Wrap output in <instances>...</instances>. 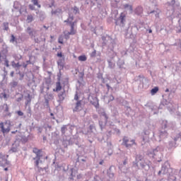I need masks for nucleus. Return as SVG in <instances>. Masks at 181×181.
Wrapping results in <instances>:
<instances>
[{"label":"nucleus","instance_id":"obj_1","mask_svg":"<svg viewBox=\"0 0 181 181\" xmlns=\"http://www.w3.org/2000/svg\"><path fill=\"white\" fill-rule=\"evenodd\" d=\"M160 151V148H159V146L147 151L148 156H149V158H153V159H154L153 162L155 163H156V162L160 163L162 160V153Z\"/></svg>","mask_w":181,"mask_h":181},{"label":"nucleus","instance_id":"obj_2","mask_svg":"<svg viewBox=\"0 0 181 181\" xmlns=\"http://www.w3.org/2000/svg\"><path fill=\"white\" fill-rule=\"evenodd\" d=\"M161 172H163V175H168L169 179H172L173 181L176 180V177L172 175V172H174V175L176 173V170H173L170 168V163H169V161H165L162 167H161Z\"/></svg>","mask_w":181,"mask_h":181},{"label":"nucleus","instance_id":"obj_3","mask_svg":"<svg viewBox=\"0 0 181 181\" xmlns=\"http://www.w3.org/2000/svg\"><path fill=\"white\" fill-rule=\"evenodd\" d=\"M161 128L162 129L158 132L159 139L157 140L158 142H160L162 139H165L169 136V133H168V130H166V128H169V122H168L167 120H163L161 123Z\"/></svg>","mask_w":181,"mask_h":181},{"label":"nucleus","instance_id":"obj_4","mask_svg":"<svg viewBox=\"0 0 181 181\" xmlns=\"http://www.w3.org/2000/svg\"><path fill=\"white\" fill-rule=\"evenodd\" d=\"M73 21H74V16L69 13L67 19L64 21V23H66V25L71 28L69 35H76L77 33V31L74 30V26L77 22Z\"/></svg>","mask_w":181,"mask_h":181},{"label":"nucleus","instance_id":"obj_5","mask_svg":"<svg viewBox=\"0 0 181 181\" xmlns=\"http://www.w3.org/2000/svg\"><path fill=\"white\" fill-rule=\"evenodd\" d=\"M115 21L116 26H119V28H125V25H127V13L122 12L119 14V16Z\"/></svg>","mask_w":181,"mask_h":181},{"label":"nucleus","instance_id":"obj_6","mask_svg":"<svg viewBox=\"0 0 181 181\" xmlns=\"http://www.w3.org/2000/svg\"><path fill=\"white\" fill-rule=\"evenodd\" d=\"M42 149H38L37 148H33V153L36 155L35 157L33 158V160H35V168H39V163L42 162L40 159L43 157V154L42 153Z\"/></svg>","mask_w":181,"mask_h":181},{"label":"nucleus","instance_id":"obj_7","mask_svg":"<svg viewBox=\"0 0 181 181\" xmlns=\"http://www.w3.org/2000/svg\"><path fill=\"white\" fill-rule=\"evenodd\" d=\"M87 160H88V158L84 156H78L76 161L75 168L77 166H80V168H84L87 166Z\"/></svg>","mask_w":181,"mask_h":181},{"label":"nucleus","instance_id":"obj_8","mask_svg":"<svg viewBox=\"0 0 181 181\" xmlns=\"http://www.w3.org/2000/svg\"><path fill=\"white\" fill-rule=\"evenodd\" d=\"M122 145L123 146H125V148H127V149H129V148H132L134 145L136 146L138 144H136V142H135V139H132L129 141V139H128V136H124L122 139Z\"/></svg>","mask_w":181,"mask_h":181},{"label":"nucleus","instance_id":"obj_9","mask_svg":"<svg viewBox=\"0 0 181 181\" xmlns=\"http://www.w3.org/2000/svg\"><path fill=\"white\" fill-rule=\"evenodd\" d=\"M11 127H12V124L9 120L6 121L4 124L2 122L0 123V128L3 134H9L11 132Z\"/></svg>","mask_w":181,"mask_h":181},{"label":"nucleus","instance_id":"obj_10","mask_svg":"<svg viewBox=\"0 0 181 181\" xmlns=\"http://www.w3.org/2000/svg\"><path fill=\"white\" fill-rule=\"evenodd\" d=\"M144 160L145 159H144V156H142V154H136L135 156V160L133 161V168L139 170V165L138 163H141V162H144Z\"/></svg>","mask_w":181,"mask_h":181},{"label":"nucleus","instance_id":"obj_11","mask_svg":"<svg viewBox=\"0 0 181 181\" xmlns=\"http://www.w3.org/2000/svg\"><path fill=\"white\" fill-rule=\"evenodd\" d=\"M127 164H128V158H125L122 162V164H121L119 166V170H121V172H122V173H124L125 175H128V173H129V168H127L125 166Z\"/></svg>","mask_w":181,"mask_h":181},{"label":"nucleus","instance_id":"obj_12","mask_svg":"<svg viewBox=\"0 0 181 181\" xmlns=\"http://www.w3.org/2000/svg\"><path fill=\"white\" fill-rule=\"evenodd\" d=\"M139 165L141 169L143 170H146V172H148V170H149V169H151L152 167V163L148 160H144V161L140 162Z\"/></svg>","mask_w":181,"mask_h":181},{"label":"nucleus","instance_id":"obj_13","mask_svg":"<svg viewBox=\"0 0 181 181\" xmlns=\"http://www.w3.org/2000/svg\"><path fill=\"white\" fill-rule=\"evenodd\" d=\"M8 165H9V161H8L4 153H0V166L5 168Z\"/></svg>","mask_w":181,"mask_h":181},{"label":"nucleus","instance_id":"obj_14","mask_svg":"<svg viewBox=\"0 0 181 181\" xmlns=\"http://www.w3.org/2000/svg\"><path fill=\"white\" fill-rule=\"evenodd\" d=\"M115 167L114 165H111L109 169L107 170V176L109 179H114L115 176Z\"/></svg>","mask_w":181,"mask_h":181},{"label":"nucleus","instance_id":"obj_15","mask_svg":"<svg viewBox=\"0 0 181 181\" xmlns=\"http://www.w3.org/2000/svg\"><path fill=\"white\" fill-rule=\"evenodd\" d=\"M81 103H83V100H78L76 103V106L74 109L73 110L74 112H80L81 110H83V105H81Z\"/></svg>","mask_w":181,"mask_h":181},{"label":"nucleus","instance_id":"obj_16","mask_svg":"<svg viewBox=\"0 0 181 181\" xmlns=\"http://www.w3.org/2000/svg\"><path fill=\"white\" fill-rule=\"evenodd\" d=\"M74 141H76V139L74 138L63 140L62 145L64 148H67L68 145H73V144H74Z\"/></svg>","mask_w":181,"mask_h":181},{"label":"nucleus","instance_id":"obj_17","mask_svg":"<svg viewBox=\"0 0 181 181\" xmlns=\"http://www.w3.org/2000/svg\"><path fill=\"white\" fill-rule=\"evenodd\" d=\"M90 5L92 6H97L98 8H101V5H103V0H90Z\"/></svg>","mask_w":181,"mask_h":181},{"label":"nucleus","instance_id":"obj_18","mask_svg":"<svg viewBox=\"0 0 181 181\" xmlns=\"http://www.w3.org/2000/svg\"><path fill=\"white\" fill-rule=\"evenodd\" d=\"M62 13H63V10L60 8L51 11L52 16H59V15H62Z\"/></svg>","mask_w":181,"mask_h":181},{"label":"nucleus","instance_id":"obj_19","mask_svg":"<svg viewBox=\"0 0 181 181\" xmlns=\"http://www.w3.org/2000/svg\"><path fill=\"white\" fill-rule=\"evenodd\" d=\"M168 151H173L176 148V141H170L168 145L167 146Z\"/></svg>","mask_w":181,"mask_h":181},{"label":"nucleus","instance_id":"obj_20","mask_svg":"<svg viewBox=\"0 0 181 181\" xmlns=\"http://www.w3.org/2000/svg\"><path fill=\"white\" fill-rule=\"evenodd\" d=\"M93 100H90V104L94 105L95 108H98L100 107V103H98V98L97 97H92Z\"/></svg>","mask_w":181,"mask_h":181},{"label":"nucleus","instance_id":"obj_21","mask_svg":"<svg viewBox=\"0 0 181 181\" xmlns=\"http://www.w3.org/2000/svg\"><path fill=\"white\" fill-rule=\"evenodd\" d=\"M134 13L136 15H137L138 16H141V15H142V13H144V8H142V6H137L135 10H134Z\"/></svg>","mask_w":181,"mask_h":181},{"label":"nucleus","instance_id":"obj_22","mask_svg":"<svg viewBox=\"0 0 181 181\" xmlns=\"http://www.w3.org/2000/svg\"><path fill=\"white\" fill-rule=\"evenodd\" d=\"M98 112L100 115V117H104L105 119H108V115H107L104 108L99 109Z\"/></svg>","mask_w":181,"mask_h":181},{"label":"nucleus","instance_id":"obj_23","mask_svg":"<svg viewBox=\"0 0 181 181\" xmlns=\"http://www.w3.org/2000/svg\"><path fill=\"white\" fill-rule=\"evenodd\" d=\"M18 148H19V144H13L11 149L9 150V152L11 153H16L18 152Z\"/></svg>","mask_w":181,"mask_h":181},{"label":"nucleus","instance_id":"obj_24","mask_svg":"<svg viewBox=\"0 0 181 181\" xmlns=\"http://www.w3.org/2000/svg\"><path fill=\"white\" fill-rule=\"evenodd\" d=\"M69 175L71 176L70 179L73 180V177H76V175H77V170L73 168H70Z\"/></svg>","mask_w":181,"mask_h":181},{"label":"nucleus","instance_id":"obj_25","mask_svg":"<svg viewBox=\"0 0 181 181\" xmlns=\"http://www.w3.org/2000/svg\"><path fill=\"white\" fill-rule=\"evenodd\" d=\"M27 33H28L29 36H30L31 37H33L36 33V31L35 30V29L28 27L27 28Z\"/></svg>","mask_w":181,"mask_h":181},{"label":"nucleus","instance_id":"obj_26","mask_svg":"<svg viewBox=\"0 0 181 181\" xmlns=\"http://www.w3.org/2000/svg\"><path fill=\"white\" fill-rule=\"evenodd\" d=\"M110 1V5L112 8H115V9H117L118 8V4H119V0H109Z\"/></svg>","mask_w":181,"mask_h":181},{"label":"nucleus","instance_id":"obj_27","mask_svg":"<svg viewBox=\"0 0 181 181\" xmlns=\"http://www.w3.org/2000/svg\"><path fill=\"white\" fill-rule=\"evenodd\" d=\"M124 65H125V61H124V59H119L117 61V66L119 69H121L122 70V69H125V67L124 66Z\"/></svg>","mask_w":181,"mask_h":181},{"label":"nucleus","instance_id":"obj_28","mask_svg":"<svg viewBox=\"0 0 181 181\" xmlns=\"http://www.w3.org/2000/svg\"><path fill=\"white\" fill-rule=\"evenodd\" d=\"M13 8L18 11L20 12V13H22V12H21V3L18 1H14L13 3Z\"/></svg>","mask_w":181,"mask_h":181},{"label":"nucleus","instance_id":"obj_29","mask_svg":"<svg viewBox=\"0 0 181 181\" xmlns=\"http://www.w3.org/2000/svg\"><path fill=\"white\" fill-rule=\"evenodd\" d=\"M107 122H108V119H105V122L99 120V126L101 131H103V129L105 128V126L107 125Z\"/></svg>","mask_w":181,"mask_h":181},{"label":"nucleus","instance_id":"obj_30","mask_svg":"<svg viewBox=\"0 0 181 181\" xmlns=\"http://www.w3.org/2000/svg\"><path fill=\"white\" fill-rule=\"evenodd\" d=\"M123 7L124 9H127V11H129L130 13H132L134 12V8L132 7V5L125 4L123 5Z\"/></svg>","mask_w":181,"mask_h":181},{"label":"nucleus","instance_id":"obj_31","mask_svg":"<svg viewBox=\"0 0 181 181\" xmlns=\"http://www.w3.org/2000/svg\"><path fill=\"white\" fill-rule=\"evenodd\" d=\"M107 145L108 148V155L111 156V155H112V143H111V141H107Z\"/></svg>","mask_w":181,"mask_h":181},{"label":"nucleus","instance_id":"obj_32","mask_svg":"<svg viewBox=\"0 0 181 181\" xmlns=\"http://www.w3.org/2000/svg\"><path fill=\"white\" fill-rule=\"evenodd\" d=\"M57 63L59 67H61L62 69H63V67H64V57L59 59Z\"/></svg>","mask_w":181,"mask_h":181},{"label":"nucleus","instance_id":"obj_33","mask_svg":"<svg viewBox=\"0 0 181 181\" xmlns=\"http://www.w3.org/2000/svg\"><path fill=\"white\" fill-rule=\"evenodd\" d=\"M66 95V92L64 90L58 94V97L59 98V101H64V97Z\"/></svg>","mask_w":181,"mask_h":181},{"label":"nucleus","instance_id":"obj_34","mask_svg":"<svg viewBox=\"0 0 181 181\" xmlns=\"http://www.w3.org/2000/svg\"><path fill=\"white\" fill-rule=\"evenodd\" d=\"M71 11H73V13L74 15H78L80 13V8L77 7V6H74L72 8Z\"/></svg>","mask_w":181,"mask_h":181},{"label":"nucleus","instance_id":"obj_35","mask_svg":"<svg viewBox=\"0 0 181 181\" xmlns=\"http://www.w3.org/2000/svg\"><path fill=\"white\" fill-rule=\"evenodd\" d=\"M11 66L13 69H19L20 67H22V64H19V62L16 63L15 61L11 62Z\"/></svg>","mask_w":181,"mask_h":181},{"label":"nucleus","instance_id":"obj_36","mask_svg":"<svg viewBox=\"0 0 181 181\" xmlns=\"http://www.w3.org/2000/svg\"><path fill=\"white\" fill-rule=\"evenodd\" d=\"M89 130H90V132H92L93 134H95V132H97L96 129H95V124H90V126H89Z\"/></svg>","mask_w":181,"mask_h":181},{"label":"nucleus","instance_id":"obj_37","mask_svg":"<svg viewBox=\"0 0 181 181\" xmlns=\"http://www.w3.org/2000/svg\"><path fill=\"white\" fill-rule=\"evenodd\" d=\"M10 43H16V45H18V38H16L15 37V35H11Z\"/></svg>","mask_w":181,"mask_h":181},{"label":"nucleus","instance_id":"obj_38","mask_svg":"<svg viewBox=\"0 0 181 181\" xmlns=\"http://www.w3.org/2000/svg\"><path fill=\"white\" fill-rule=\"evenodd\" d=\"M62 90V84L60 83L59 81L56 83V88L53 89V91H60Z\"/></svg>","mask_w":181,"mask_h":181},{"label":"nucleus","instance_id":"obj_39","mask_svg":"<svg viewBox=\"0 0 181 181\" xmlns=\"http://www.w3.org/2000/svg\"><path fill=\"white\" fill-rule=\"evenodd\" d=\"M158 91H159V87L156 86L153 88H152L151 90V95H155V94H156V93H158Z\"/></svg>","mask_w":181,"mask_h":181},{"label":"nucleus","instance_id":"obj_40","mask_svg":"<svg viewBox=\"0 0 181 181\" xmlns=\"http://www.w3.org/2000/svg\"><path fill=\"white\" fill-rule=\"evenodd\" d=\"M9 97V95H8L6 94V93L4 92L0 93V98H4L5 100V101H8V98Z\"/></svg>","mask_w":181,"mask_h":181},{"label":"nucleus","instance_id":"obj_41","mask_svg":"<svg viewBox=\"0 0 181 181\" xmlns=\"http://www.w3.org/2000/svg\"><path fill=\"white\" fill-rule=\"evenodd\" d=\"M27 23H32V22H33V21H35V19L33 18V16H32V14H30L27 16Z\"/></svg>","mask_w":181,"mask_h":181},{"label":"nucleus","instance_id":"obj_42","mask_svg":"<svg viewBox=\"0 0 181 181\" xmlns=\"http://www.w3.org/2000/svg\"><path fill=\"white\" fill-rule=\"evenodd\" d=\"M39 18L40 21H45V18H46V13L43 11H40L39 13Z\"/></svg>","mask_w":181,"mask_h":181},{"label":"nucleus","instance_id":"obj_43","mask_svg":"<svg viewBox=\"0 0 181 181\" xmlns=\"http://www.w3.org/2000/svg\"><path fill=\"white\" fill-rule=\"evenodd\" d=\"M127 50L129 54H132V53H134V51L135 50V48L133 45H130Z\"/></svg>","mask_w":181,"mask_h":181},{"label":"nucleus","instance_id":"obj_44","mask_svg":"<svg viewBox=\"0 0 181 181\" xmlns=\"http://www.w3.org/2000/svg\"><path fill=\"white\" fill-rule=\"evenodd\" d=\"M3 30L6 31L9 30V23L8 22L3 23Z\"/></svg>","mask_w":181,"mask_h":181},{"label":"nucleus","instance_id":"obj_45","mask_svg":"<svg viewBox=\"0 0 181 181\" xmlns=\"http://www.w3.org/2000/svg\"><path fill=\"white\" fill-rule=\"evenodd\" d=\"M166 103H168L166 100H163L160 102V105L158 107V110H163V107H165V105H166Z\"/></svg>","mask_w":181,"mask_h":181},{"label":"nucleus","instance_id":"obj_46","mask_svg":"<svg viewBox=\"0 0 181 181\" xmlns=\"http://www.w3.org/2000/svg\"><path fill=\"white\" fill-rule=\"evenodd\" d=\"M78 60H79V62H86L87 61V57L86 55H80L78 57Z\"/></svg>","mask_w":181,"mask_h":181},{"label":"nucleus","instance_id":"obj_47","mask_svg":"<svg viewBox=\"0 0 181 181\" xmlns=\"http://www.w3.org/2000/svg\"><path fill=\"white\" fill-rule=\"evenodd\" d=\"M32 101V98H30V94H28L27 97L25 98V105H28V104L30 103Z\"/></svg>","mask_w":181,"mask_h":181},{"label":"nucleus","instance_id":"obj_48","mask_svg":"<svg viewBox=\"0 0 181 181\" xmlns=\"http://www.w3.org/2000/svg\"><path fill=\"white\" fill-rule=\"evenodd\" d=\"M109 69H114L115 67V64H114L111 59H107Z\"/></svg>","mask_w":181,"mask_h":181},{"label":"nucleus","instance_id":"obj_49","mask_svg":"<svg viewBox=\"0 0 181 181\" xmlns=\"http://www.w3.org/2000/svg\"><path fill=\"white\" fill-rule=\"evenodd\" d=\"M29 141V138L26 136H21V142L22 144H26Z\"/></svg>","mask_w":181,"mask_h":181},{"label":"nucleus","instance_id":"obj_50","mask_svg":"<svg viewBox=\"0 0 181 181\" xmlns=\"http://www.w3.org/2000/svg\"><path fill=\"white\" fill-rule=\"evenodd\" d=\"M33 5L37 6V8H42V6L39 4V0H32Z\"/></svg>","mask_w":181,"mask_h":181},{"label":"nucleus","instance_id":"obj_51","mask_svg":"<svg viewBox=\"0 0 181 181\" xmlns=\"http://www.w3.org/2000/svg\"><path fill=\"white\" fill-rule=\"evenodd\" d=\"M16 74H18L20 76L19 80L22 81V80H23V77H25V74L19 71L18 73H16Z\"/></svg>","mask_w":181,"mask_h":181},{"label":"nucleus","instance_id":"obj_52","mask_svg":"<svg viewBox=\"0 0 181 181\" xmlns=\"http://www.w3.org/2000/svg\"><path fill=\"white\" fill-rule=\"evenodd\" d=\"M10 86H11V88H16V87H18V82L13 81V82L10 83Z\"/></svg>","mask_w":181,"mask_h":181},{"label":"nucleus","instance_id":"obj_53","mask_svg":"<svg viewBox=\"0 0 181 181\" xmlns=\"http://www.w3.org/2000/svg\"><path fill=\"white\" fill-rule=\"evenodd\" d=\"M66 131H67V126L66 125H64L61 128V132H62V135H64V134H66Z\"/></svg>","mask_w":181,"mask_h":181},{"label":"nucleus","instance_id":"obj_54","mask_svg":"<svg viewBox=\"0 0 181 181\" xmlns=\"http://www.w3.org/2000/svg\"><path fill=\"white\" fill-rule=\"evenodd\" d=\"M170 6H173V8H175L176 6V0H171L170 2L168 3Z\"/></svg>","mask_w":181,"mask_h":181},{"label":"nucleus","instance_id":"obj_55","mask_svg":"<svg viewBox=\"0 0 181 181\" xmlns=\"http://www.w3.org/2000/svg\"><path fill=\"white\" fill-rule=\"evenodd\" d=\"M3 107L4 108V112H9V106H8V104L5 103L3 105Z\"/></svg>","mask_w":181,"mask_h":181},{"label":"nucleus","instance_id":"obj_56","mask_svg":"<svg viewBox=\"0 0 181 181\" xmlns=\"http://www.w3.org/2000/svg\"><path fill=\"white\" fill-rule=\"evenodd\" d=\"M78 78L81 80V81H83L84 78V71L79 72Z\"/></svg>","mask_w":181,"mask_h":181},{"label":"nucleus","instance_id":"obj_57","mask_svg":"<svg viewBox=\"0 0 181 181\" xmlns=\"http://www.w3.org/2000/svg\"><path fill=\"white\" fill-rule=\"evenodd\" d=\"M16 114L18 115V117H23V112L22 110L16 111Z\"/></svg>","mask_w":181,"mask_h":181},{"label":"nucleus","instance_id":"obj_58","mask_svg":"<svg viewBox=\"0 0 181 181\" xmlns=\"http://www.w3.org/2000/svg\"><path fill=\"white\" fill-rule=\"evenodd\" d=\"M45 107H47V108H49L50 107L49 105V99H47L46 96L45 97Z\"/></svg>","mask_w":181,"mask_h":181},{"label":"nucleus","instance_id":"obj_59","mask_svg":"<svg viewBox=\"0 0 181 181\" xmlns=\"http://www.w3.org/2000/svg\"><path fill=\"white\" fill-rule=\"evenodd\" d=\"M22 36H23V35H19L18 37L17 38L18 43L23 42V38H22Z\"/></svg>","mask_w":181,"mask_h":181},{"label":"nucleus","instance_id":"obj_60","mask_svg":"<svg viewBox=\"0 0 181 181\" xmlns=\"http://www.w3.org/2000/svg\"><path fill=\"white\" fill-rule=\"evenodd\" d=\"M37 131L38 132V134H42L43 132V127H36Z\"/></svg>","mask_w":181,"mask_h":181},{"label":"nucleus","instance_id":"obj_61","mask_svg":"<svg viewBox=\"0 0 181 181\" xmlns=\"http://www.w3.org/2000/svg\"><path fill=\"white\" fill-rule=\"evenodd\" d=\"M113 130L115 131V132H116V134L117 135L121 134V130H119V129H117V127H115V128H113Z\"/></svg>","mask_w":181,"mask_h":181},{"label":"nucleus","instance_id":"obj_62","mask_svg":"<svg viewBox=\"0 0 181 181\" xmlns=\"http://www.w3.org/2000/svg\"><path fill=\"white\" fill-rule=\"evenodd\" d=\"M176 118L179 119V121L181 120V113L180 112H176Z\"/></svg>","mask_w":181,"mask_h":181},{"label":"nucleus","instance_id":"obj_63","mask_svg":"<svg viewBox=\"0 0 181 181\" xmlns=\"http://www.w3.org/2000/svg\"><path fill=\"white\" fill-rule=\"evenodd\" d=\"M121 54H122V56H128V54H129L128 53L127 50H126V51L123 50L121 52Z\"/></svg>","mask_w":181,"mask_h":181},{"label":"nucleus","instance_id":"obj_64","mask_svg":"<svg viewBox=\"0 0 181 181\" xmlns=\"http://www.w3.org/2000/svg\"><path fill=\"white\" fill-rule=\"evenodd\" d=\"M96 55H97V51L95 49L93 50V52H91L90 57H95Z\"/></svg>","mask_w":181,"mask_h":181}]
</instances>
